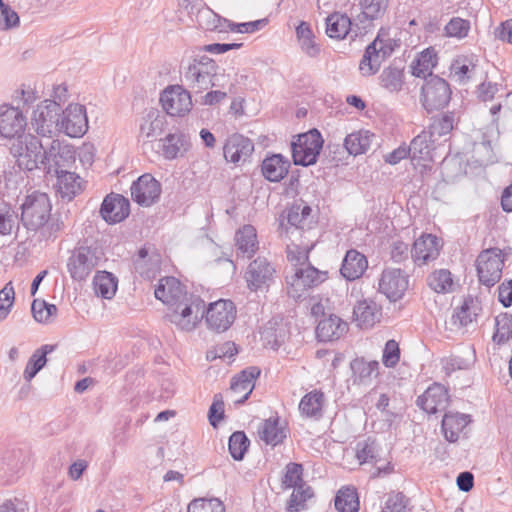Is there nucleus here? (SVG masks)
Listing matches in <instances>:
<instances>
[{
	"mask_svg": "<svg viewBox=\"0 0 512 512\" xmlns=\"http://www.w3.org/2000/svg\"><path fill=\"white\" fill-rule=\"evenodd\" d=\"M100 215L108 224H116L125 220L130 214V203L121 194H108L100 207Z\"/></svg>",
	"mask_w": 512,
	"mask_h": 512,
	"instance_id": "19",
	"label": "nucleus"
},
{
	"mask_svg": "<svg viewBox=\"0 0 512 512\" xmlns=\"http://www.w3.org/2000/svg\"><path fill=\"white\" fill-rule=\"evenodd\" d=\"M374 134L367 130H360L348 134L344 139V147L350 155L357 156L368 151Z\"/></svg>",
	"mask_w": 512,
	"mask_h": 512,
	"instance_id": "43",
	"label": "nucleus"
},
{
	"mask_svg": "<svg viewBox=\"0 0 512 512\" xmlns=\"http://www.w3.org/2000/svg\"><path fill=\"white\" fill-rule=\"evenodd\" d=\"M335 508L338 512H358L360 502L357 489L353 486L339 489L335 496Z\"/></svg>",
	"mask_w": 512,
	"mask_h": 512,
	"instance_id": "45",
	"label": "nucleus"
},
{
	"mask_svg": "<svg viewBox=\"0 0 512 512\" xmlns=\"http://www.w3.org/2000/svg\"><path fill=\"white\" fill-rule=\"evenodd\" d=\"M267 24L268 20L266 18H263L250 22L230 23L229 28L231 31L238 33H254L264 28Z\"/></svg>",
	"mask_w": 512,
	"mask_h": 512,
	"instance_id": "63",
	"label": "nucleus"
},
{
	"mask_svg": "<svg viewBox=\"0 0 512 512\" xmlns=\"http://www.w3.org/2000/svg\"><path fill=\"white\" fill-rule=\"evenodd\" d=\"M130 191L132 199L137 204L150 207L159 200L162 188L158 180L146 173L132 183Z\"/></svg>",
	"mask_w": 512,
	"mask_h": 512,
	"instance_id": "15",
	"label": "nucleus"
},
{
	"mask_svg": "<svg viewBox=\"0 0 512 512\" xmlns=\"http://www.w3.org/2000/svg\"><path fill=\"white\" fill-rule=\"evenodd\" d=\"M303 466L302 464L290 462L285 467V474L282 478V485L284 488H296L304 483L302 479Z\"/></svg>",
	"mask_w": 512,
	"mask_h": 512,
	"instance_id": "56",
	"label": "nucleus"
},
{
	"mask_svg": "<svg viewBox=\"0 0 512 512\" xmlns=\"http://www.w3.org/2000/svg\"><path fill=\"white\" fill-rule=\"evenodd\" d=\"M204 317L209 329L224 332L236 318V307L231 300L219 299L205 307Z\"/></svg>",
	"mask_w": 512,
	"mask_h": 512,
	"instance_id": "10",
	"label": "nucleus"
},
{
	"mask_svg": "<svg viewBox=\"0 0 512 512\" xmlns=\"http://www.w3.org/2000/svg\"><path fill=\"white\" fill-rule=\"evenodd\" d=\"M324 393L321 390H313L305 394L299 403V411L307 418L320 420L323 417Z\"/></svg>",
	"mask_w": 512,
	"mask_h": 512,
	"instance_id": "36",
	"label": "nucleus"
},
{
	"mask_svg": "<svg viewBox=\"0 0 512 512\" xmlns=\"http://www.w3.org/2000/svg\"><path fill=\"white\" fill-rule=\"evenodd\" d=\"M254 151V143L242 134L230 135L223 146V155L227 162L239 164L246 162Z\"/></svg>",
	"mask_w": 512,
	"mask_h": 512,
	"instance_id": "18",
	"label": "nucleus"
},
{
	"mask_svg": "<svg viewBox=\"0 0 512 512\" xmlns=\"http://www.w3.org/2000/svg\"><path fill=\"white\" fill-rule=\"evenodd\" d=\"M259 375L260 369L255 366H251L242 370L240 373H238L236 376L232 378L230 385L232 392H244V395L240 399L235 400L236 404H243L247 401L255 387L254 382L259 377Z\"/></svg>",
	"mask_w": 512,
	"mask_h": 512,
	"instance_id": "28",
	"label": "nucleus"
},
{
	"mask_svg": "<svg viewBox=\"0 0 512 512\" xmlns=\"http://www.w3.org/2000/svg\"><path fill=\"white\" fill-rule=\"evenodd\" d=\"M170 307L166 318L182 331L194 330L204 318L205 302L199 295L189 294Z\"/></svg>",
	"mask_w": 512,
	"mask_h": 512,
	"instance_id": "3",
	"label": "nucleus"
},
{
	"mask_svg": "<svg viewBox=\"0 0 512 512\" xmlns=\"http://www.w3.org/2000/svg\"><path fill=\"white\" fill-rule=\"evenodd\" d=\"M312 247L302 248L299 245H291L287 247V259L293 264V268L306 266L309 262V253Z\"/></svg>",
	"mask_w": 512,
	"mask_h": 512,
	"instance_id": "60",
	"label": "nucleus"
},
{
	"mask_svg": "<svg viewBox=\"0 0 512 512\" xmlns=\"http://www.w3.org/2000/svg\"><path fill=\"white\" fill-rule=\"evenodd\" d=\"M437 64V54L433 48H426L420 55L412 62L411 72L417 78H430L432 69Z\"/></svg>",
	"mask_w": 512,
	"mask_h": 512,
	"instance_id": "41",
	"label": "nucleus"
},
{
	"mask_svg": "<svg viewBox=\"0 0 512 512\" xmlns=\"http://www.w3.org/2000/svg\"><path fill=\"white\" fill-rule=\"evenodd\" d=\"M470 416L467 414L447 412L442 419V431L447 441L456 442L459 434L469 424Z\"/></svg>",
	"mask_w": 512,
	"mask_h": 512,
	"instance_id": "37",
	"label": "nucleus"
},
{
	"mask_svg": "<svg viewBox=\"0 0 512 512\" xmlns=\"http://www.w3.org/2000/svg\"><path fill=\"white\" fill-rule=\"evenodd\" d=\"M56 347L57 345L45 344L33 352L23 372L25 381L30 382L38 374L47 363V355L55 351Z\"/></svg>",
	"mask_w": 512,
	"mask_h": 512,
	"instance_id": "39",
	"label": "nucleus"
},
{
	"mask_svg": "<svg viewBox=\"0 0 512 512\" xmlns=\"http://www.w3.org/2000/svg\"><path fill=\"white\" fill-rule=\"evenodd\" d=\"M455 126V113L448 111L431 117L430 123L427 127V133L433 137L437 142L444 138L447 140Z\"/></svg>",
	"mask_w": 512,
	"mask_h": 512,
	"instance_id": "35",
	"label": "nucleus"
},
{
	"mask_svg": "<svg viewBox=\"0 0 512 512\" xmlns=\"http://www.w3.org/2000/svg\"><path fill=\"white\" fill-rule=\"evenodd\" d=\"M400 360L399 344L391 339L384 346L382 363L386 368H394Z\"/></svg>",
	"mask_w": 512,
	"mask_h": 512,
	"instance_id": "61",
	"label": "nucleus"
},
{
	"mask_svg": "<svg viewBox=\"0 0 512 512\" xmlns=\"http://www.w3.org/2000/svg\"><path fill=\"white\" fill-rule=\"evenodd\" d=\"M55 176L57 177V191L62 199L71 201L83 190L80 177L76 173L64 171Z\"/></svg>",
	"mask_w": 512,
	"mask_h": 512,
	"instance_id": "38",
	"label": "nucleus"
},
{
	"mask_svg": "<svg viewBox=\"0 0 512 512\" xmlns=\"http://www.w3.org/2000/svg\"><path fill=\"white\" fill-rule=\"evenodd\" d=\"M390 0H359L361 13L358 21L366 29L375 20L383 18L389 7Z\"/></svg>",
	"mask_w": 512,
	"mask_h": 512,
	"instance_id": "33",
	"label": "nucleus"
},
{
	"mask_svg": "<svg viewBox=\"0 0 512 512\" xmlns=\"http://www.w3.org/2000/svg\"><path fill=\"white\" fill-rule=\"evenodd\" d=\"M328 279V272L319 270L312 264L292 269L285 277L287 294L295 301L306 298L308 292Z\"/></svg>",
	"mask_w": 512,
	"mask_h": 512,
	"instance_id": "2",
	"label": "nucleus"
},
{
	"mask_svg": "<svg viewBox=\"0 0 512 512\" xmlns=\"http://www.w3.org/2000/svg\"><path fill=\"white\" fill-rule=\"evenodd\" d=\"M117 278L110 272L98 271L93 278V289L97 296L111 299L117 291Z\"/></svg>",
	"mask_w": 512,
	"mask_h": 512,
	"instance_id": "44",
	"label": "nucleus"
},
{
	"mask_svg": "<svg viewBox=\"0 0 512 512\" xmlns=\"http://www.w3.org/2000/svg\"><path fill=\"white\" fill-rule=\"evenodd\" d=\"M356 458L360 464L376 463L377 461V444L374 440H367L357 443Z\"/></svg>",
	"mask_w": 512,
	"mask_h": 512,
	"instance_id": "54",
	"label": "nucleus"
},
{
	"mask_svg": "<svg viewBox=\"0 0 512 512\" xmlns=\"http://www.w3.org/2000/svg\"><path fill=\"white\" fill-rule=\"evenodd\" d=\"M274 266L265 258L257 257L245 271V281L250 291L257 292L268 289L274 282Z\"/></svg>",
	"mask_w": 512,
	"mask_h": 512,
	"instance_id": "13",
	"label": "nucleus"
},
{
	"mask_svg": "<svg viewBox=\"0 0 512 512\" xmlns=\"http://www.w3.org/2000/svg\"><path fill=\"white\" fill-rule=\"evenodd\" d=\"M408 503V498L402 492H392L388 494L382 512H405Z\"/></svg>",
	"mask_w": 512,
	"mask_h": 512,
	"instance_id": "62",
	"label": "nucleus"
},
{
	"mask_svg": "<svg viewBox=\"0 0 512 512\" xmlns=\"http://www.w3.org/2000/svg\"><path fill=\"white\" fill-rule=\"evenodd\" d=\"M48 147H46L47 160L43 165V171L46 175H56L64 172V167H68L75 160V152L69 145L62 144L58 139L49 138Z\"/></svg>",
	"mask_w": 512,
	"mask_h": 512,
	"instance_id": "11",
	"label": "nucleus"
},
{
	"mask_svg": "<svg viewBox=\"0 0 512 512\" xmlns=\"http://www.w3.org/2000/svg\"><path fill=\"white\" fill-rule=\"evenodd\" d=\"M234 241L237 258L251 259L259 249L256 228L250 224L243 225L236 231Z\"/></svg>",
	"mask_w": 512,
	"mask_h": 512,
	"instance_id": "24",
	"label": "nucleus"
},
{
	"mask_svg": "<svg viewBox=\"0 0 512 512\" xmlns=\"http://www.w3.org/2000/svg\"><path fill=\"white\" fill-rule=\"evenodd\" d=\"M27 125L26 117L18 108L0 106V135L4 138L19 137Z\"/></svg>",
	"mask_w": 512,
	"mask_h": 512,
	"instance_id": "20",
	"label": "nucleus"
},
{
	"mask_svg": "<svg viewBox=\"0 0 512 512\" xmlns=\"http://www.w3.org/2000/svg\"><path fill=\"white\" fill-rule=\"evenodd\" d=\"M160 102L170 116H185L192 108L191 95L181 86L166 88L161 94Z\"/></svg>",
	"mask_w": 512,
	"mask_h": 512,
	"instance_id": "16",
	"label": "nucleus"
},
{
	"mask_svg": "<svg viewBox=\"0 0 512 512\" xmlns=\"http://www.w3.org/2000/svg\"><path fill=\"white\" fill-rule=\"evenodd\" d=\"M451 94L450 85L445 79L430 75L422 86L421 102L424 109L430 113L445 108L450 102Z\"/></svg>",
	"mask_w": 512,
	"mask_h": 512,
	"instance_id": "6",
	"label": "nucleus"
},
{
	"mask_svg": "<svg viewBox=\"0 0 512 512\" xmlns=\"http://www.w3.org/2000/svg\"><path fill=\"white\" fill-rule=\"evenodd\" d=\"M49 140L42 141L38 136L21 134L12 143L10 153L17 159V165L21 170L34 171L43 170V165L47 160L46 147Z\"/></svg>",
	"mask_w": 512,
	"mask_h": 512,
	"instance_id": "1",
	"label": "nucleus"
},
{
	"mask_svg": "<svg viewBox=\"0 0 512 512\" xmlns=\"http://www.w3.org/2000/svg\"><path fill=\"white\" fill-rule=\"evenodd\" d=\"M503 266L501 249L495 247L481 251L476 259L479 282L487 287L494 286L502 277Z\"/></svg>",
	"mask_w": 512,
	"mask_h": 512,
	"instance_id": "8",
	"label": "nucleus"
},
{
	"mask_svg": "<svg viewBox=\"0 0 512 512\" xmlns=\"http://www.w3.org/2000/svg\"><path fill=\"white\" fill-rule=\"evenodd\" d=\"M376 43H370L364 52V55L359 63V70L363 76H372L376 74L381 66L379 56L375 55Z\"/></svg>",
	"mask_w": 512,
	"mask_h": 512,
	"instance_id": "49",
	"label": "nucleus"
},
{
	"mask_svg": "<svg viewBox=\"0 0 512 512\" xmlns=\"http://www.w3.org/2000/svg\"><path fill=\"white\" fill-rule=\"evenodd\" d=\"M258 434L262 441L274 447L284 442L287 430L281 425L280 418L276 415L262 422Z\"/></svg>",
	"mask_w": 512,
	"mask_h": 512,
	"instance_id": "31",
	"label": "nucleus"
},
{
	"mask_svg": "<svg viewBox=\"0 0 512 512\" xmlns=\"http://www.w3.org/2000/svg\"><path fill=\"white\" fill-rule=\"evenodd\" d=\"M205 59L207 60V69H202L199 64H189L184 73L186 85L195 93H201L203 90L214 86L212 76L215 74L216 64L210 58Z\"/></svg>",
	"mask_w": 512,
	"mask_h": 512,
	"instance_id": "21",
	"label": "nucleus"
},
{
	"mask_svg": "<svg viewBox=\"0 0 512 512\" xmlns=\"http://www.w3.org/2000/svg\"><path fill=\"white\" fill-rule=\"evenodd\" d=\"M512 339V315L503 312L495 317V331L492 341L498 346L505 345Z\"/></svg>",
	"mask_w": 512,
	"mask_h": 512,
	"instance_id": "46",
	"label": "nucleus"
},
{
	"mask_svg": "<svg viewBox=\"0 0 512 512\" xmlns=\"http://www.w3.org/2000/svg\"><path fill=\"white\" fill-rule=\"evenodd\" d=\"M471 30V22L461 17H452L444 27V35L458 40L468 36Z\"/></svg>",
	"mask_w": 512,
	"mask_h": 512,
	"instance_id": "51",
	"label": "nucleus"
},
{
	"mask_svg": "<svg viewBox=\"0 0 512 512\" xmlns=\"http://www.w3.org/2000/svg\"><path fill=\"white\" fill-rule=\"evenodd\" d=\"M62 107L56 100H44L33 111L31 123L39 136L51 138L59 128Z\"/></svg>",
	"mask_w": 512,
	"mask_h": 512,
	"instance_id": "7",
	"label": "nucleus"
},
{
	"mask_svg": "<svg viewBox=\"0 0 512 512\" xmlns=\"http://www.w3.org/2000/svg\"><path fill=\"white\" fill-rule=\"evenodd\" d=\"M52 210L46 193L33 191L21 204V221L28 230L38 231L46 223Z\"/></svg>",
	"mask_w": 512,
	"mask_h": 512,
	"instance_id": "4",
	"label": "nucleus"
},
{
	"mask_svg": "<svg viewBox=\"0 0 512 512\" xmlns=\"http://www.w3.org/2000/svg\"><path fill=\"white\" fill-rule=\"evenodd\" d=\"M162 155L167 160L176 159L190 148L188 136L182 132L169 133L160 140Z\"/></svg>",
	"mask_w": 512,
	"mask_h": 512,
	"instance_id": "34",
	"label": "nucleus"
},
{
	"mask_svg": "<svg viewBox=\"0 0 512 512\" xmlns=\"http://www.w3.org/2000/svg\"><path fill=\"white\" fill-rule=\"evenodd\" d=\"M379 85L389 93L398 94L406 84L404 67L397 66L395 63L385 67L380 73Z\"/></svg>",
	"mask_w": 512,
	"mask_h": 512,
	"instance_id": "32",
	"label": "nucleus"
},
{
	"mask_svg": "<svg viewBox=\"0 0 512 512\" xmlns=\"http://www.w3.org/2000/svg\"><path fill=\"white\" fill-rule=\"evenodd\" d=\"M428 286L436 293H448L453 290L452 274L447 269L432 272L427 278Z\"/></svg>",
	"mask_w": 512,
	"mask_h": 512,
	"instance_id": "47",
	"label": "nucleus"
},
{
	"mask_svg": "<svg viewBox=\"0 0 512 512\" xmlns=\"http://www.w3.org/2000/svg\"><path fill=\"white\" fill-rule=\"evenodd\" d=\"M323 143L321 133L315 128L298 135L297 140L291 143L294 164L304 167L315 164Z\"/></svg>",
	"mask_w": 512,
	"mask_h": 512,
	"instance_id": "5",
	"label": "nucleus"
},
{
	"mask_svg": "<svg viewBox=\"0 0 512 512\" xmlns=\"http://www.w3.org/2000/svg\"><path fill=\"white\" fill-rule=\"evenodd\" d=\"M88 130L86 107L81 104H69L61 111L59 132L72 138L82 137Z\"/></svg>",
	"mask_w": 512,
	"mask_h": 512,
	"instance_id": "12",
	"label": "nucleus"
},
{
	"mask_svg": "<svg viewBox=\"0 0 512 512\" xmlns=\"http://www.w3.org/2000/svg\"><path fill=\"white\" fill-rule=\"evenodd\" d=\"M154 295L164 304L172 306L189 294L186 292L185 286L177 278L168 276L159 280Z\"/></svg>",
	"mask_w": 512,
	"mask_h": 512,
	"instance_id": "25",
	"label": "nucleus"
},
{
	"mask_svg": "<svg viewBox=\"0 0 512 512\" xmlns=\"http://www.w3.org/2000/svg\"><path fill=\"white\" fill-rule=\"evenodd\" d=\"M290 162L281 154L267 156L261 164L263 177L270 182H280L289 172Z\"/></svg>",
	"mask_w": 512,
	"mask_h": 512,
	"instance_id": "30",
	"label": "nucleus"
},
{
	"mask_svg": "<svg viewBox=\"0 0 512 512\" xmlns=\"http://www.w3.org/2000/svg\"><path fill=\"white\" fill-rule=\"evenodd\" d=\"M65 225L60 215H51L42 227L39 228L40 237L43 240H55Z\"/></svg>",
	"mask_w": 512,
	"mask_h": 512,
	"instance_id": "55",
	"label": "nucleus"
},
{
	"mask_svg": "<svg viewBox=\"0 0 512 512\" xmlns=\"http://www.w3.org/2000/svg\"><path fill=\"white\" fill-rule=\"evenodd\" d=\"M313 496L312 488L306 483L300 484L294 488L288 501L287 510L290 512H299L304 508L305 502Z\"/></svg>",
	"mask_w": 512,
	"mask_h": 512,
	"instance_id": "52",
	"label": "nucleus"
},
{
	"mask_svg": "<svg viewBox=\"0 0 512 512\" xmlns=\"http://www.w3.org/2000/svg\"><path fill=\"white\" fill-rule=\"evenodd\" d=\"M262 338L271 349L277 350L285 342L286 330L283 327L270 324L262 332Z\"/></svg>",
	"mask_w": 512,
	"mask_h": 512,
	"instance_id": "57",
	"label": "nucleus"
},
{
	"mask_svg": "<svg viewBox=\"0 0 512 512\" xmlns=\"http://www.w3.org/2000/svg\"><path fill=\"white\" fill-rule=\"evenodd\" d=\"M299 205H293L287 211V223L285 224L282 220L279 225V229L282 231L285 229V232L288 233L290 229L296 230H304L306 227L309 228L307 223L302 219L299 215Z\"/></svg>",
	"mask_w": 512,
	"mask_h": 512,
	"instance_id": "59",
	"label": "nucleus"
},
{
	"mask_svg": "<svg viewBox=\"0 0 512 512\" xmlns=\"http://www.w3.org/2000/svg\"><path fill=\"white\" fill-rule=\"evenodd\" d=\"M439 238L432 234H423L415 240L411 249V258L414 264L422 266L435 260L440 253Z\"/></svg>",
	"mask_w": 512,
	"mask_h": 512,
	"instance_id": "22",
	"label": "nucleus"
},
{
	"mask_svg": "<svg viewBox=\"0 0 512 512\" xmlns=\"http://www.w3.org/2000/svg\"><path fill=\"white\" fill-rule=\"evenodd\" d=\"M409 253L411 254V249H409V245L403 241L397 240L392 243L390 257L394 263L401 264L408 261Z\"/></svg>",
	"mask_w": 512,
	"mask_h": 512,
	"instance_id": "64",
	"label": "nucleus"
},
{
	"mask_svg": "<svg viewBox=\"0 0 512 512\" xmlns=\"http://www.w3.org/2000/svg\"><path fill=\"white\" fill-rule=\"evenodd\" d=\"M378 368L379 363L377 361H366L364 358H356L351 362L352 372L359 383L370 380Z\"/></svg>",
	"mask_w": 512,
	"mask_h": 512,
	"instance_id": "50",
	"label": "nucleus"
},
{
	"mask_svg": "<svg viewBox=\"0 0 512 512\" xmlns=\"http://www.w3.org/2000/svg\"><path fill=\"white\" fill-rule=\"evenodd\" d=\"M368 267V261L364 254L355 249H350L342 261L341 275L348 281L360 278Z\"/></svg>",
	"mask_w": 512,
	"mask_h": 512,
	"instance_id": "29",
	"label": "nucleus"
},
{
	"mask_svg": "<svg viewBox=\"0 0 512 512\" xmlns=\"http://www.w3.org/2000/svg\"><path fill=\"white\" fill-rule=\"evenodd\" d=\"M481 312V301L477 297L468 295L464 298L461 306L454 310L451 316V324L456 328L466 327L476 321Z\"/></svg>",
	"mask_w": 512,
	"mask_h": 512,
	"instance_id": "26",
	"label": "nucleus"
},
{
	"mask_svg": "<svg viewBox=\"0 0 512 512\" xmlns=\"http://www.w3.org/2000/svg\"><path fill=\"white\" fill-rule=\"evenodd\" d=\"M15 300V291L12 282H8L0 290V321L9 315Z\"/></svg>",
	"mask_w": 512,
	"mask_h": 512,
	"instance_id": "58",
	"label": "nucleus"
},
{
	"mask_svg": "<svg viewBox=\"0 0 512 512\" xmlns=\"http://www.w3.org/2000/svg\"><path fill=\"white\" fill-rule=\"evenodd\" d=\"M250 446V440L243 431H235L228 441V450L231 457L236 461L244 459Z\"/></svg>",
	"mask_w": 512,
	"mask_h": 512,
	"instance_id": "48",
	"label": "nucleus"
},
{
	"mask_svg": "<svg viewBox=\"0 0 512 512\" xmlns=\"http://www.w3.org/2000/svg\"><path fill=\"white\" fill-rule=\"evenodd\" d=\"M348 330L347 323L340 317L330 314L324 316L316 327V337L321 342H329L339 339Z\"/></svg>",
	"mask_w": 512,
	"mask_h": 512,
	"instance_id": "27",
	"label": "nucleus"
},
{
	"mask_svg": "<svg viewBox=\"0 0 512 512\" xmlns=\"http://www.w3.org/2000/svg\"><path fill=\"white\" fill-rule=\"evenodd\" d=\"M187 512H225V506L218 498H198L188 504Z\"/></svg>",
	"mask_w": 512,
	"mask_h": 512,
	"instance_id": "53",
	"label": "nucleus"
},
{
	"mask_svg": "<svg viewBox=\"0 0 512 512\" xmlns=\"http://www.w3.org/2000/svg\"><path fill=\"white\" fill-rule=\"evenodd\" d=\"M351 27V19L346 14L334 12L326 18V34L330 38L344 39Z\"/></svg>",
	"mask_w": 512,
	"mask_h": 512,
	"instance_id": "42",
	"label": "nucleus"
},
{
	"mask_svg": "<svg viewBox=\"0 0 512 512\" xmlns=\"http://www.w3.org/2000/svg\"><path fill=\"white\" fill-rule=\"evenodd\" d=\"M98 263L95 251L88 246L74 248L67 260V271L72 280L85 281Z\"/></svg>",
	"mask_w": 512,
	"mask_h": 512,
	"instance_id": "9",
	"label": "nucleus"
},
{
	"mask_svg": "<svg viewBox=\"0 0 512 512\" xmlns=\"http://www.w3.org/2000/svg\"><path fill=\"white\" fill-rule=\"evenodd\" d=\"M381 317L382 307L370 298L357 301L353 308V320L362 329L372 328Z\"/></svg>",
	"mask_w": 512,
	"mask_h": 512,
	"instance_id": "23",
	"label": "nucleus"
},
{
	"mask_svg": "<svg viewBox=\"0 0 512 512\" xmlns=\"http://www.w3.org/2000/svg\"><path fill=\"white\" fill-rule=\"evenodd\" d=\"M450 396L447 388L440 383L431 384L425 392L418 396L417 406L428 414H436L446 410Z\"/></svg>",
	"mask_w": 512,
	"mask_h": 512,
	"instance_id": "17",
	"label": "nucleus"
},
{
	"mask_svg": "<svg viewBox=\"0 0 512 512\" xmlns=\"http://www.w3.org/2000/svg\"><path fill=\"white\" fill-rule=\"evenodd\" d=\"M437 141L423 130L414 137L408 146L413 159L427 160L432 158V151L436 148Z\"/></svg>",
	"mask_w": 512,
	"mask_h": 512,
	"instance_id": "40",
	"label": "nucleus"
},
{
	"mask_svg": "<svg viewBox=\"0 0 512 512\" xmlns=\"http://www.w3.org/2000/svg\"><path fill=\"white\" fill-rule=\"evenodd\" d=\"M409 285V277L399 268H386L379 279V292L391 302L403 298Z\"/></svg>",
	"mask_w": 512,
	"mask_h": 512,
	"instance_id": "14",
	"label": "nucleus"
}]
</instances>
